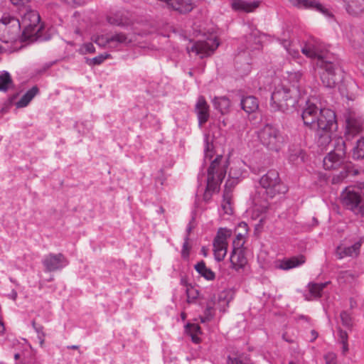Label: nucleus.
Returning <instances> with one entry per match:
<instances>
[{
    "label": "nucleus",
    "instance_id": "3",
    "mask_svg": "<svg viewBox=\"0 0 364 364\" xmlns=\"http://www.w3.org/2000/svg\"><path fill=\"white\" fill-rule=\"evenodd\" d=\"M299 95L298 86L294 88L278 86L272 94L270 107L273 111L289 112L298 102Z\"/></svg>",
    "mask_w": 364,
    "mask_h": 364
},
{
    "label": "nucleus",
    "instance_id": "56",
    "mask_svg": "<svg viewBox=\"0 0 364 364\" xmlns=\"http://www.w3.org/2000/svg\"><path fill=\"white\" fill-rule=\"evenodd\" d=\"M240 175H241L240 173L233 172L232 168H231L229 172V177L231 178L232 180L237 181Z\"/></svg>",
    "mask_w": 364,
    "mask_h": 364
},
{
    "label": "nucleus",
    "instance_id": "40",
    "mask_svg": "<svg viewBox=\"0 0 364 364\" xmlns=\"http://www.w3.org/2000/svg\"><path fill=\"white\" fill-rule=\"evenodd\" d=\"M228 364H251L250 358L243 355H239L236 358H232L230 355L228 356Z\"/></svg>",
    "mask_w": 364,
    "mask_h": 364
},
{
    "label": "nucleus",
    "instance_id": "52",
    "mask_svg": "<svg viewBox=\"0 0 364 364\" xmlns=\"http://www.w3.org/2000/svg\"><path fill=\"white\" fill-rule=\"evenodd\" d=\"M188 240H189L188 236H186L185 241L183 245L182 252H181L182 257L185 259H187L189 257L190 247L188 245Z\"/></svg>",
    "mask_w": 364,
    "mask_h": 364
},
{
    "label": "nucleus",
    "instance_id": "21",
    "mask_svg": "<svg viewBox=\"0 0 364 364\" xmlns=\"http://www.w3.org/2000/svg\"><path fill=\"white\" fill-rule=\"evenodd\" d=\"M24 29L22 32V40L26 41H33L36 40L38 37V33L40 32L41 29L42 28V26L39 24L38 25H32V24H24Z\"/></svg>",
    "mask_w": 364,
    "mask_h": 364
},
{
    "label": "nucleus",
    "instance_id": "64",
    "mask_svg": "<svg viewBox=\"0 0 364 364\" xmlns=\"http://www.w3.org/2000/svg\"><path fill=\"white\" fill-rule=\"evenodd\" d=\"M191 336V339H192V341L195 343H198L200 341V339L199 338V337H198L197 334H190Z\"/></svg>",
    "mask_w": 364,
    "mask_h": 364
},
{
    "label": "nucleus",
    "instance_id": "57",
    "mask_svg": "<svg viewBox=\"0 0 364 364\" xmlns=\"http://www.w3.org/2000/svg\"><path fill=\"white\" fill-rule=\"evenodd\" d=\"M14 5L19 6L24 5L28 3L31 0H10Z\"/></svg>",
    "mask_w": 364,
    "mask_h": 364
},
{
    "label": "nucleus",
    "instance_id": "44",
    "mask_svg": "<svg viewBox=\"0 0 364 364\" xmlns=\"http://www.w3.org/2000/svg\"><path fill=\"white\" fill-rule=\"evenodd\" d=\"M186 331L189 334H200L201 328L198 324L188 323L186 325Z\"/></svg>",
    "mask_w": 364,
    "mask_h": 364
},
{
    "label": "nucleus",
    "instance_id": "61",
    "mask_svg": "<svg viewBox=\"0 0 364 364\" xmlns=\"http://www.w3.org/2000/svg\"><path fill=\"white\" fill-rule=\"evenodd\" d=\"M349 303H350V309H353L356 308L358 306L357 301H355V299H354L352 297L350 298Z\"/></svg>",
    "mask_w": 364,
    "mask_h": 364
},
{
    "label": "nucleus",
    "instance_id": "16",
    "mask_svg": "<svg viewBox=\"0 0 364 364\" xmlns=\"http://www.w3.org/2000/svg\"><path fill=\"white\" fill-rule=\"evenodd\" d=\"M195 112L198 117V125L201 127L208 121L210 117L209 105L203 96H200L198 98L195 106Z\"/></svg>",
    "mask_w": 364,
    "mask_h": 364
},
{
    "label": "nucleus",
    "instance_id": "36",
    "mask_svg": "<svg viewBox=\"0 0 364 364\" xmlns=\"http://www.w3.org/2000/svg\"><path fill=\"white\" fill-rule=\"evenodd\" d=\"M353 158L357 160L364 159V136L357 141L353 150Z\"/></svg>",
    "mask_w": 364,
    "mask_h": 364
},
{
    "label": "nucleus",
    "instance_id": "17",
    "mask_svg": "<svg viewBox=\"0 0 364 364\" xmlns=\"http://www.w3.org/2000/svg\"><path fill=\"white\" fill-rule=\"evenodd\" d=\"M346 134L353 136L360 133L364 129V119L355 113H350L346 118Z\"/></svg>",
    "mask_w": 364,
    "mask_h": 364
},
{
    "label": "nucleus",
    "instance_id": "23",
    "mask_svg": "<svg viewBox=\"0 0 364 364\" xmlns=\"http://www.w3.org/2000/svg\"><path fill=\"white\" fill-rule=\"evenodd\" d=\"M343 157H337L334 154L329 152L323 159V167L326 170L336 169L343 162Z\"/></svg>",
    "mask_w": 364,
    "mask_h": 364
},
{
    "label": "nucleus",
    "instance_id": "25",
    "mask_svg": "<svg viewBox=\"0 0 364 364\" xmlns=\"http://www.w3.org/2000/svg\"><path fill=\"white\" fill-rule=\"evenodd\" d=\"M306 262V257L303 255L291 257L286 260H284L280 267L282 269L287 270L296 267H299Z\"/></svg>",
    "mask_w": 364,
    "mask_h": 364
},
{
    "label": "nucleus",
    "instance_id": "2",
    "mask_svg": "<svg viewBox=\"0 0 364 364\" xmlns=\"http://www.w3.org/2000/svg\"><path fill=\"white\" fill-rule=\"evenodd\" d=\"M322 84L328 88L335 87L343 77L341 62L336 58L325 55L319 56L316 62Z\"/></svg>",
    "mask_w": 364,
    "mask_h": 364
},
{
    "label": "nucleus",
    "instance_id": "37",
    "mask_svg": "<svg viewBox=\"0 0 364 364\" xmlns=\"http://www.w3.org/2000/svg\"><path fill=\"white\" fill-rule=\"evenodd\" d=\"M12 84L11 77L8 72L4 71L0 75V91H7Z\"/></svg>",
    "mask_w": 364,
    "mask_h": 364
},
{
    "label": "nucleus",
    "instance_id": "35",
    "mask_svg": "<svg viewBox=\"0 0 364 364\" xmlns=\"http://www.w3.org/2000/svg\"><path fill=\"white\" fill-rule=\"evenodd\" d=\"M303 74L300 71L288 72V80L292 84V87L298 86V90L300 92V85Z\"/></svg>",
    "mask_w": 364,
    "mask_h": 364
},
{
    "label": "nucleus",
    "instance_id": "60",
    "mask_svg": "<svg viewBox=\"0 0 364 364\" xmlns=\"http://www.w3.org/2000/svg\"><path fill=\"white\" fill-rule=\"evenodd\" d=\"M194 220V218H193L191 221L189 223L188 227H187V229H186V232H187V235L186 236H188L189 237V235L191 234L192 230L194 228V226L192 225V221Z\"/></svg>",
    "mask_w": 364,
    "mask_h": 364
},
{
    "label": "nucleus",
    "instance_id": "13",
    "mask_svg": "<svg viewBox=\"0 0 364 364\" xmlns=\"http://www.w3.org/2000/svg\"><path fill=\"white\" fill-rule=\"evenodd\" d=\"M320 109L315 104L309 101L306 102V107L301 112V119L306 127L312 129L318 117Z\"/></svg>",
    "mask_w": 364,
    "mask_h": 364
},
{
    "label": "nucleus",
    "instance_id": "20",
    "mask_svg": "<svg viewBox=\"0 0 364 364\" xmlns=\"http://www.w3.org/2000/svg\"><path fill=\"white\" fill-rule=\"evenodd\" d=\"M168 7L181 14H186L193 9L194 5L192 0H170Z\"/></svg>",
    "mask_w": 364,
    "mask_h": 364
},
{
    "label": "nucleus",
    "instance_id": "27",
    "mask_svg": "<svg viewBox=\"0 0 364 364\" xmlns=\"http://www.w3.org/2000/svg\"><path fill=\"white\" fill-rule=\"evenodd\" d=\"M194 268L196 271L205 279L213 281L215 278V274L210 268L206 267L205 262L203 260L198 262Z\"/></svg>",
    "mask_w": 364,
    "mask_h": 364
},
{
    "label": "nucleus",
    "instance_id": "55",
    "mask_svg": "<svg viewBox=\"0 0 364 364\" xmlns=\"http://www.w3.org/2000/svg\"><path fill=\"white\" fill-rule=\"evenodd\" d=\"M107 21L112 25L120 26L122 25V21L117 20L114 17H107Z\"/></svg>",
    "mask_w": 364,
    "mask_h": 364
},
{
    "label": "nucleus",
    "instance_id": "7",
    "mask_svg": "<svg viewBox=\"0 0 364 364\" xmlns=\"http://www.w3.org/2000/svg\"><path fill=\"white\" fill-rule=\"evenodd\" d=\"M341 196L342 203L347 209L358 216L364 217V200L359 193L346 188Z\"/></svg>",
    "mask_w": 364,
    "mask_h": 364
},
{
    "label": "nucleus",
    "instance_id": "12",
    "mask_svg": "<svg viewBox=\"0 0 364 364\" xmlns=\"http://www.w3.org/2000/svg\"><path fill=\"white\" fill-rule=\"evenodd\" d=\"M46 272H55L63 269L68 264V260L62 254H49L43 260Z\"/></svg>",
    "mask_w": 364,
    "mask_h": 364
},
{
    "label": "nucleus",
    "instance_id": "9",
    "mask_svg": "<svg viewBox=\"0 0 364 364\" xmlns=\"http://www.w3.org/2000/svg\"><path fill=\"white\" fill-rule=\"evenodd\" d=\"M219 42L216 37L208 38L206 41H198L196 42L191 48H188V51L195 52L197 55H200L203 58L210 55L218 47Z\"/></svg>",
    "mask_w": 364,
    "mask_h": 364
},
{
    "label": "nucleus",
    "instance_id": "28",
    "mask_svg": "<svg viewBox=\"0 0 364 364\" xmlns=\"http://www.w3.org/2000/svg\"><path fill=\"white\" fill-rule=\"evenodd\" d=\"M214 108L218 109L222 114L228 112L230 107V101L226 97H215L213 100Z\"/></svg>",
    "mask_w": 364,
    "mask_h": 364
},
{
    "label": "nucleus",
    "instance_id": "39",
    "mask_svg": "<svg viewBox=\"0 0 364 364\" xmlns=\"http://www.w3.org/2000/svg\"><path fill=\"white\" fill-rule=\"evenodd\" d=\"M328 282L325 283H312L309 284V291L310 293L317 297H320L321 296V291L326 287Z\"/></svg>",
    "mask_w": 364,
    "mask_h": 364
},
{
    "label": "nucleus",
    "instance_id": "15",
    "mask_svg": "<svg viewBox=\"0 0 364 364\" xmlns=\"http://www.w3.org/2000/svg\"><path fill=\"white\" fill-rule=\"evenodd\" d=\"M236 241H233V249L230 255V262L232 269L238 270L243 268L247 264V258L245 257V250L242 248L243 244L240 247H236Z\"/></svg>",
    "mask_w": 364,
    "mask_h": 364
},
{
    "label": "nucleus",
    "instance_id": "45",
    "mask_svg": "<svg viewBox=\"0 0 364 364\" xmlns=\"http://www.w3.org/2000/svg\"><path fill=\"white\" fill-rule=\"evenodd\" d=\"M187 301L188 303L192 302L198 296V291L193 287H187L186 289Z\"/></svg>",
    "mask_w": 364,
    "mask_h": 364
},
{
    "label": "nucleus",
    "instance_id": "42",
    "mask_svg": "<svg viewBox=\"0 0 364 364\" xmlns=\"http://www.w3.org/2000/svg\"><path fill=\"white\" fill-rule=\"evenodd\" d=\"M213 311V306L208 305L205 309L204 316L200 317V322L205 323L210 321L214 316V314Z\"/></svg>",
    "mask_w": 364,
    "mask_h": 364
},
{
    "label": "nucleus",
    "instance_id": "26",
    "mask_svg": "<svg viewBox=\"0 0 364 364\" xmlns=\"http://www.w3.org/2000/svg\"><path fill=\"white\" fill-rule=\"evenodd\" d=\"M39 89L35 85L29 89L20 99L18 102H16V106L17 108H21L26 107L30 102L33 99V97L38 94Z\"/></svg>",
    "mask_w": 364,
    "mask_h": 364
},
{
    "label": "nucleus",
    "instance_id": "31",
    "mask_svg": "<svg viewBox=\"0 0 364 364\" xmlns=\"http://www.w3.org/2000/svg\"><path fill=\"white\" fill-rule=\"evenodd\" d=\"M109 41L112 43H115L114 46L119 44L128 45L132 43V40L129 38L128 36L124 33H115L109 36Z\"/></svg>",
    "mask_w": 364,
    "mask_h": 364
},
{
    "label": "nucleus",
    "instance_id": "33",
    "mask_svg": "<svg viewBox=\"0 0 364 364\" xmlns=\"http://www.w3.org/2000/svg\"><path fill=\"white\" fill-rule=\"evenodd\" d=\"M228 244L213 243V251L215 260L220 262L224 259L227 252Z\"/></svg>",
    "mask_w": 364,
    "mask_h": 364
},
{
    "label": "nucleus",
    "instance_id": "4",
    "mask_svg": "<svg viewBox=\"0 0 364 364\" xmlns=\"http://www.w3.org/2000/svg\"><path fill=\"white\" fill-rule=\"evenodd\" d=\"M222 160V155L217 156L208 168L206 189L212 193L219 191L220 183L226 175L228 161L226 160L225 164L220 166Z\"/></svg>",
    "mask_w": 364,
    "mask_h": 364
},
{
    "label": "nucleus",
    "instance_id": "50",
    "mask_svg": "<svg viewBox=\"0 0 364 364\" xmlns=\"http://www.w3.org/2000/svg\"><path fill=\"white\" fill-rule=\"evenodd\" d=\"M95 43L100 46H105L107 44H111L109 36H99L95 39Z\"/></svg>",
    "mask_w": 364,
    "mask_h": 364
},
{
    "label": "nucleus",
    "instance_id": "51",
    "mask_svg": "<svg viewBox=\"0 0 364 364\" xmlns=\"http://www.w3.org/2000/svg\"><path fill=\"white\" fill-rule=\"evenodd\" d=\"M289 160L292 163H296L297 161H304V153L301 150H299L295 154H291L289 156Z\"/></svg>",
    "mask_w": 364,
    "mask_h": 364
},
{
    "label": "nucleus",
    "instance_id": "11",
    "mask_svg": "<svg viewBox=\"0 0 364 364\" xmlns=\"http://www.w3.org/2000/svg\"><path fill=\"white\" fill-rule=\"evenodd\" d=\"M293 6L299 9H312L321 12L325 16L333 18V14L317 0H287Z\"/></svg>",
    "mask_w": 364,
    "mask_h": 364
},
{
    "label": "nucleus",
    "instance_id": "14",
    "mask_svg": "<svg viewBox=\"0 0 364 364\" xmlns=\"http://www.w3.org/2000/svg\"><path fill=\"white\" fill-rule=\"evenodd\" d=\"M363 241L360 240L351 246L346 247L343 244L337 246L335 250V255L338 259H342L346 257H357L360 255V247Z\"/></svg>",
    "mask_w": 364,
    "mask_h": 364
},
{
    "label": "nucleus",
    "instance_id": "46",
    "mask_svg": "<svg viewBox=\"0 0 364 364\" xmlns=\"http://www.w3.org/2000/svg\"><path fill=\"white\" fill-rule=\"evenodd\" d=\"M325 364H338L337 355L333 352H328L323 355Z\"/></svg>",
    "mask_w": 364,
    "mask_h": 364
},
{
    "label": "nucleus",
    "instance_id": "10",
    "mask_svg": "<svg viewBox=\"0 0 364 364\" xmlns=\"http://www.w3.org/2000/svg\"><path fill=\"white\" fill-rule=\"evenodd\" d=\"M1 28L8 36L9 40L14 41L19 36L21 23L19 20L14 16H4L0 20Z\"/></svg>",
    "mask_w": 364,
    "mask_h": 364
},
{
    "label": "nucleus",
    "instance_id": "34",
    "mask_svg": "<svg viewBox=\"0 0 364 364\" xmlns=\"http://www.w3.org/2000/svg\"><path fill=\"white\" fill-rule=\"evenodd\" d=\"M41 17L38 13L35 11L27 12L23 18V24H32L33 26L39 24Z\"/></svg>",
    "mask_w": 364,
    "mask_h": 364
},
{
    "label": "nucleus",
    "instance_id": "6",
    "mask_svg": "<svg viewBox=\"0 0 364 364\" xmlns=\"http://www.w3.org/2000/svg\"><path fill=\"white\" fill-rule=\"evenodd\" d=\"M258 137L261 143L269 150L278 151L282 144L279 130L271 124H266L260 129Z\"/></svg>",
    "mask_w": 364,
    "mask_h": 364
},
{
    "label": "nucleus",
    "instance_id": "53",
    "mask_svg": "<svg viewBox=\"0 0 364 364\" xmlns=\"http://www.w3.org/2000/svg\"><path fill=\"white\" fill-rule=\"evenodd\" d=\"M338 331L341 343L348 342V336L347 332L342 330L340 327L338 328Z\"/></svg>",
    "mask_w": 364,
    "mask_h": 364
},
{
    "label": "nucleus",
    "instance_id": "5",
    "mask_svg": "<svg viewBox=\"0 0 364 364\" xmlns=\"http://www.w3.org/2000/svg\"><path fill=\"white\" fill-rule=\"evenodd\" d=\"M259 184L272 198L276 194H284L288 191L287 186L282 182L279 172L275 169L269 170L264 174Z\"/></svg>",
    "mask_w": 364,
    "mask_h": 364
},
{
    "label": "nucleus",
    "instance_id": "24",
    "mask_svg": "<svg viewBox=\"0 0 364 364\" xmlns=\"http://www.w3.org/2000/svg\"><path fill=\"white\" fill-rule=\"evenodd\" d=\"M359 173L358 170L355 168L351 163H348L344 165L343 170L340 172L338 175L334 176L332 181L333 183H338L343 180L348 176H356Z\"/></svg>",
    "mask_w": 364,
    "mask_h": 364
},
{
    "label": "nucleus",
    "instance_id": "30",
    "mask_svg": "<svg viewBox=\"0 0 364 364\" xmlns=\"http://www.w3.org/2000/svg\"><path fill=\"white\" fill-rule=\"evenodd\" d=\"M330 152L334 154L337 157H345L346 156V142L342 137L335 139L333 142V149Z\"/></svg>",
    "mask_w": 364,
    "mask_h": 364
},
{
    "label": "nucleus",
    "instance_id": "62",
    "mask_svg": "<svg viewBox=\"0 0 364 364\" xmlns=\"http://www.w3.org/2000/svg\"><path fill=\"white\" fill-rule=\"evenodd\" d=\"M341 343L343 344L342 353L343 355H346V353L348 351V342H344Z\"/></svg>",
    "mask_w": 364,
    "mask_h": 364
},
{
    "label": "nucleus",
    "instance_id": "58",
    "mask_svg": "<svg viewBox=\"0 0 364 364\" xmlns=\"http://www.w3.org/2000/svg\"><path fill=\"white\" fill-rule=\"evenodd\" d=\"M210 147V145L209 142L208 141H206L205 149V158H208V159L212 158V155L210 154H209Z\"/></svg>",
    "mask_w": 364,
    "mask_h": 364
},
{
    "label": "nucleus",
    "instance_id": "18",
    "mask_svg": "<svg viewBox=\"0 0 364 364\" xmlns=\"http://www.w3.org/2000/svg\"><path fill=\"white\" fill-rule=\"evenodd\" d=\"M347 14L353 18L364 16V3L360 0H343Z\"/></svg>",
    "mask_w": 364,
    "mask_h": 364
},
{
    "label": "nucleus",
    "instance_id": "38",
    "mask_svg": "<svg viewBox=\"0 0 364 364\" xmlns=\"http://www.w3.org/2000/svg\"><path fill=\"white\" fill-rule=\"evenodd\" d=\"M340 318L342 325L348 329H351L353 326V317L347 311H342L340 313Z\"/></svg>",
    "mask_w": 364,
    "mask_h": 364
},
{
    "label": "nucleus",
    "instance_id": "8",
    "mask_svg": "<svg viewBox=\"0 0 364 364\" xmlns=\"http://www.w3.org/2000/svg\"><path fill=\"white\" fill-rule=\"evenodd\" d=\"M346 37L355 52L364 56V26L348 25L346 28Z\"/></svg>",
    "mask_w": 364,
    "mask_h": 364
},
{
    "label": "nucleus",
    "instance_id": "54",
    "mask_svg": "<svg viewBox=\"0 0 364 364\" xmlns=\"http://www.w3.org/2000/svg\"><path fill=\"white\" fill-rule=\"evenodd\" d=\"M222 208L224 210V212L226 213V214H232V208L230 207V202H227V203H222Z\"/></svg>",
    "mask_w": 364,
    "mask_h": 364
},
{
    "label": "nucleus",
    "instance_id": "47",
    "mask_svg": "<svg viewBox=\"0 0 364 364\" xmlns=\"http://www.w3.org/2000/svg\"><path fill=\"white\" fill-rule=\"evenodd\" d=\"M338 86V90L341 93V95L343 97H347L348 99L350 98L348 89L347 87V84L345 80H343V77L342 78V80L340 81V82L337 85Z\"/></svg>",
    "mask_w": 364,
    "mask_h": 364
},
{
    "label": "nucleus",
    "instance_id": "1",
    "mask_svg": "<svg viewBox=\"0 0 364 364\" xmlns=\"http://www.w3.org/2000/svg\"><path fill=\"white\" fill-rule=\"evenodd\" d=\"M336 113L331 109H320V114L312 127L318 146L326 147L332 141V135L337 130Z\"/></svg>",
    "mask_w": 364,
    "mask_h": 364
},
{
    "label": "nucleus",
    "instance_id": "32",
    "mask_svg": "<svg viewBox=\"0 0 364 364\" xmlns=\"http://www.w3.org/2000/svg\"><path fill=\"white\" fill-rule=\"evenodd\" d=\"M232 231L225 228H220L217 232L213 243L228 244L227 239L230 237Z\"/></svg>",
    "mask_w": 364,
    "mask_h": 364
},
{
    "label": "nucleus",
    "instance_id": "29",
    "mask_svg": "<svg viewBox=\"0 0 364 364\" xmlns=\"http://www.w3.org/2000/svg\"><path fill=\"white\" fill-rule=\"evenodd\" d=\"M246 38V48L250 50H259L262 45L259 37L255 32L250 33L245 36Z\"/></svg>",
    "mask_w": 364,
    "mask_h": 364
},
{
    "label": "nucleus",
    "instance_id": "63",
    "mask_svg": "<svg viewBox=\"0 0 364 364\" xmlns=\"http://www.w3.org/2000/svg\"><path fill=\"white\" fill-rule=\"evenodd\" d=\"M311 336H312V338L311 339V341H311V342H313V341H314L318 338V332H317L316 331H315V330H311Z\"/></svg>",
    "mask_w": 364,
    "mask_h": 364
},
{
    "label": "nucleus",
    "instance_id": "43",
    "mask_svg": "<svg viewBox=\"0 0 364 364\" xmlns=\"http://www.w3.org/2000/svg\"><path fill=\"white\" fill-rule=\"evenodd\" d=\"M301 52L308 58H317V60H318L319 56H324L323 55L319 54L318 50H311L306 45L301 48Z\"/></svg>",
    "mask_w": 364,
    "mask_h": 364
},
{
    "label": "nucleus",
    "instance_id": "49",
    "mask_svg": "<svg viewBox=\"0 0 364 364\" xmlns=\"http://www.w3.org/2000/svg\"><path fill=\"white\" fill-rule=\"evenodd\" d=\"M229 183L230 181H226L225 183V189H224V191H223V203H227V202H230L231 201V198H232V193H231V189L229 188Z\"/></svg>",
    "mask_w": 364,
    "mask_h": 364
},
{
    "label": "nucleus",
    "instance_id": "48",
    "mask_svg": "<svg viewBox=\"0 0 364 364\" xmlns=\"http://www.w3.org/2000/svg\"><path fill=\"white\" fill-rule=\"evenodd\" d=\"M79 52L82 55L87 53H93L95 52V48L92 43H87L82 45V46L80 48Z\"/></svg>",
    "mask_w": 364,
    "mask_h": 364
},
{
    "label": "nucleus",
    "instance_id": "19",
    "mask_svg": "<svg viewBox=\"0 0 364 364\" xmlns=\"http://www.w3.org/2000/svg\"><path fill=\"white\" fill-rule=\"evenodd\" d=\"M259 6V1L248 2L245 0H232L231 8L235 11L250 13L254 11Z\"/></svg>",
    "mask_w": 364,
    "mask_h": 364
},
{
    "label": "nucleus",
    "instance_id": "22",
    "mask_svg": "<svg viewBox=\"0 0 364 364\" xmlns=\"http://www.w3.org/2000/svg\"><path fill=\"white\" fill-rule=\"evenodd\" d=\"M242 109L247 113L255 112L259 107L258 100L254 96L243 97L240 102Z\"/></svg>",
    "mask_w": 364,
    "mask_h": 364
},
{
    "label": "nucleus",
    "instance_id": "59",
    "mask_svg": "<svg viewBox=\"0 0 364 364\" xmlns=\"http://www.w3.org/2000/svg\"><path fill=\"white\" fill-rule=\"evenodd\" d=\"M213 193H212L210 191H207V189L205 188V191L203 195V199L206 201L209 200L211 198Z\"/></svg>",
    "mask_w": 364,
    "mask_h": 364
},
{
    "label": "nucleus",
    "instance_id": "41",
    "mask_svg": "<svg viewBox=\"0 0 364 364\" xmlns=\"http://www.w3.org/2000/svg\"><path fill=\"white\" fill-rule=\"evenodd\" d=\"M109 56V54H105V55L100 54L93 58H86L85 62L89 65H91V66L92 65H100L101 63H102L104 62V60L105 59H107Z\"/></svg>",
    "mask_w": 364,
    "mask_h": 364
}]
</instances>
